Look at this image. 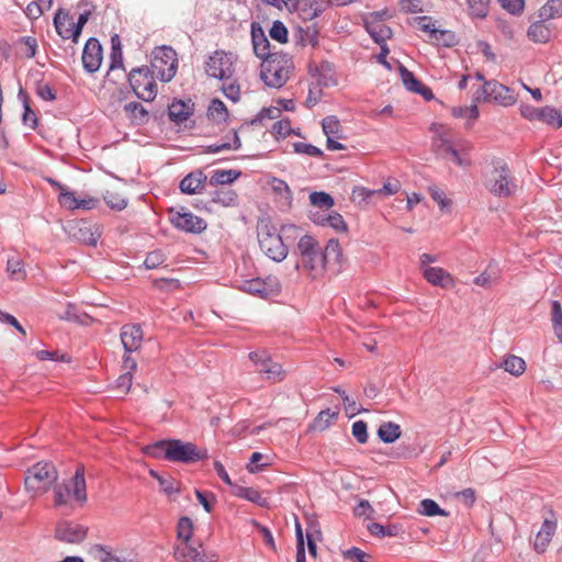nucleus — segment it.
I'll return each instance as SVG.
<instances>
[{"instance_id":"f257e3e1","label":"nucleus","mask_w":562,"mask_h":562,"mask_svg":"<svg viewBox=\"0 0 562 562\" xmlns=\"http://www.w3.org/2000/svg\"><path fill=\"white\" fill-rule=\"evenodd\" d=\"M238 56L232 52L216 49L204 61L205 74L222 81L221 91L233 102H238L241 89L236 77Z\"/></svg>"},{"instance_id":"f03ea898","label":"nucleus","mask_w":562,"mask_h":562,"mask_svg":"<svg viewBox=\"0 0 562 562\" xmlns=\"http://www.w3.org/2000/svg\"><path fill=\"white\" fill-rule=\"evenodd\" d=\"M144 453L155 459L184 464L195 463L207 457L206 450L199 449L193 442L180 439L158 440L146 446Z\"/></svg>"},{"instance_id":"7ed1b4c3","label":"nucleus","mask_w":562,"mask_h":562,"mask_svg":"<svg viewBox=\"0 0 562 562\" xmlns=\"http://www.w3.org/2000/svg\"><path fill=\"white\" fill-rule=\"evenodd\" d=\"M87 483L85 467L77 465L74 476L54 486V505L57 507L69 506L76 502L79 506L87 503Z\"/></svg>"},{"instance_id":"20e7f679","label":"nucleus","mask_w":562,"mask_h":562,"mask_svg":"<svg viewBox=\"0 0 562 562\" xmlns=\"http://www.w3.org/2000/svg\"><path fill=\"white\" fill-rule=\"evenodd\" d=\"M294 69L292 57L282 52H274L262 60L260 77L271 88H281L290 79Z\"/></svg>"},{"instance_id":"39448f33","label":"nucleus","mask_w":562,"mask_h":562,"mask_svg":"<svg viewBox=\"0 0 562 562\" xmlns=\"http://www.w3.org/2000/svg\"><path fill=\"white\" fill-rule=\"evenodd\" d=\"M58 480V471L52 462L41 461L25 472L24 485L33 497L47 493Z\"/></svg>"},{"instance_id":"423d86ee","label":"nucleus","mask_w":562,"mask_h":562,"mask_svg":"<svg viewBox=\"0 0 562 562\" xmlns=\"http://www.w3.org/2000/svg\"><path fill=\"white\" fill-rule=\"evenodd\" d=\"M257 237L260 250L272 261H283L288 254V247L284 244L277 228L269 223H261L257 228Z\"/></svg>"},{"instance_id":"0eeeda50","label":"nucleus","mask_w":562,"mask_h":562,"mask_svg":"<svg viewBox=\"0 0 562 562\" xmlns=\"http://www.w3.org/2000/svg\"><path fill=\"white\" fill-rule=\"evenodd\" d=\"M150 66L153 72L164 82L173 79L178 70V56L176 50L167 45L155 47L151 53Z\"/></svg>"},{"instance_id":"6e6552de","label":"nucleus","mask_w":562,"mask_h":562,"mask_svg":"<svg viewBox=\"0 0 562 562\" xmlns=\"http://www.w3.org/2000/svg\"><path fill=\"white\" fill-rule=\"evenodd\" d=\"M297 252L302 267L310 271H318L324 267L323 250L318 241L311 235H303L297 241Z\"/></svg>"},{"instance_id":"1a4fd4ad","label":"nucleus","mask_w":562,"mask_h":562,"mask_svg":"<svg viewBox=\"0 0 562 562\" xmlns=\"http://www.w3.org/2000/svg\"><path fill=\"white\" fill-rule=\"evenodd\" d=\"M128 82L137 95L143 101H153L157 95V85L154 72L148 67L135 68L130 72Z\"/></svg>"},{"instance_id":"9d476101","label":"nucleus","mask_w":562,"mask_h":562,"mask_svg":"<svg viewBox=\"0 0 562 562\" xmlns=\"http://www.w3.org/2000/svg\"><path fill=\"white\" fill-rule=\"evenodd\" d=\"M248 357L256 371L265 376L267 381L278 383L286 378V372L282 366L273 361L266 350L251 351Z\"/></svg>"},{"instance_id":"9b49d317","label":"nucleus","mask_w":562,"mask_h":562,"mask_svg":"<svg viewBox=\"0 0 562 562\" xmlns=\"http://www.w3.org/2000/svg\"><path fill=\"white\" fill-rule=\"evenodd\" d=\"M89 554L99 562H142L139 553L134 549H114L100 543L91 546Z\"/></svg>"},{"instance_id":"f8f14e48","label":"nucleus","mask_w":562,"mask_h":562,"mask_svg":"<svg viewBox=\"0 0 562 562\" xmlns=\"http://www.w3.org/2000/svg\"><path fill=\"white\" fill-rule=\"evenodd\" d=\"M173 555L177 562H218L217 552L206 550L201 541L175 544Z\"/></svg>"},{"instance_id":"ddd939ff","label":"nucleus","mask_w":562,"mask_h":562,"mask_svg":"<svg viewBox=\"0 0 562 562\" xmlns=\"http://www.w3.org/2000/svg\"><path fill=\"white\" fill-rule=\"evenodd\" d=\"M169 220L175 228L190 234H200L207 226L202 217L194 215L184 207H181L179 211L169 210Z\"/></svg>"},{"instance_id":"4468645a","label":"nucleus","mask_w":562,"mask_h":562,"mask_svg":"<svg viewBox=\"0 0 562 562\" xmlns=\"http://www.w3.org/2000/svg\"><path fill=\"white\" fill-rule=\"evenodd\" d=\"M518 190V183L503 160L494 164V195L508 198Z\"/></svg>"},{"instance_id":"2eb2a0df","label":"nucleus","mask_w":562,"mask_h":562,"mask_svg":"<svg viewBox=\"0 0 562 562\" xmlns=\"http://www.w3.org/2000/svg\"><path fill=\"white\" fill-rule=\"evenodd\" d=\"M193 112L194 103L190 99L187 101L173 100L168 106V116L170 121L179 127L183 126L184 128H191L193 126Z\"/></svg>"},{"instance_id":"dca6fc26","label":"nucleus","mask_w":562,"mask_h":562,"mask_svg":"<svg viewBox=\"0 0 562 562\" xmlns=\"http://www.w3.org/2000/svg\"><path fill=\"white\" fill-rule=\"evenodd\" d=\"M88 533V528L75 521H59L55 529V537L59 541L67 543H80Z\"/></svg>"},{"instance_id":"f3484780","label":"nucleus","mask_w":562,"mask_h":562,"mask_svg":"<svg viewBox=\"0 0 562 562\" xmlns=\"http://www.w3.org/2000/svg\"><path fill=\"white\" fill-rule=\"evenodd\" d=\"M415 26L416 29L428 33V38L431 43L449 46L453 40L452 33L437 29L430 16L424 15L415 18Z\"/></svg>"},{"instance_id":"a211bd4d","label":"nucleus","mask_w":562,"mask_h":562,"mask_svg":"<svg viewBox=\"0 0 562 562\" xmlns=\"http://www.w3.org/2000/svg\"><path fill=\"white\" fill-rule=\"evenodd\" d=\"M558 527V519L553 512H549L533 539V549L538 553H543L551 542Z\"/></svg>"},{"instance_id":"6ab92c4d","label":"nucleus","mask_w":562,"mask_h":562,"mask_svg":"<svg viewBox=\"0 0 562 562\" xmlns=\"http://www.w3.org/2000/svg\"><path fill=\"white\" fill-rule=\"evenodd\" d=\"M294 7H289L290 12H297L302 20L312 21L319 16L327 8L326 0H293Z\"/></svg>"},{"instance_id":"aec40b11","label":"nucleus","mask_w":562,"mask_h":562,"mask_svg":"<svg viewBox=\"0 0 562 562\" xmlns=\"http://www.w3.org/2000/svg\"><path fill=\"white\" fill-rule=\"evenodd\" d=\"M82 65L88 72H95L102 63V46L97 38H89L82 52Z\"/></svg>"},{"instance_id":"412c9836","label":"nucleus","mask_w":562,"mask_h":562,"mask_svg":"<svg viewBox=\"0 0 562 562\" xmlns=\"http://www.w3.org/2000/svg\"><path fill=\"white\" fill-rule=\"evenodd\" d=\"M366 30L378 44L384 43L392 36V30L383 22L382 13H371L364 21Z\"/></svg>"},{"instance_id":"4be33fe9","label":"nucleus","mask_w":562,"mask_h":562,"mask_svg":"<svg viewBox=\"0 0 562 562\" xmlns=\"http://www.w3.org/2000/svg\"><path fill=\"white\" fill-rule=\"evenodd\" d=\"M121 342L125 353L137 351L143 342V330L139 325L126 324L121 328Z\"/></svg>"},{"instance_id":"5701e85b","label":"nucleus","mask_w":562,"mask_h":562,"mask_svg":"<svg viewBox=\"0 0 562 562\" xmlns=\"http://www.w3.org/2000/svg\"><path fill=\"white\" fill-rule=\"evenodd\" d=\"M54 25L58 35L64 40H72L75 43L78 41L76 33L74 18L65 11L59 10L54 18Z\"/></svg>"},{"instance_id":"b1692460","label":"nucleus","mask_w":562,"mask_h":562,"mask_svg":"<svg viewBox=\"0 0 562 562\" xmlns=\"http://www.w3.org/2000/svg\"><path fill=\"white\" fill-rule=\"evenodd\" d=\"M241 290L250 293L256 294L261 297H267L276 292L279 291V284L278 282H273L269 280H262L260 278L246 280L244 281L241 285Z\"/></svg>"},{"instance_id":"393cba45","label":"nucleus","mask_w":562,"mask_h":562,"mask_svg":"<svg viewBox=\"0 0 562 562\" xmlns=\"http://www.w3.org/2000/svg\"><path fill=\"white\" fill-rule=\"evenodd\" d=\"M207 176L200 169L188 173L179 184V189L186 194H198L205 187Z\"/></svg>"},{"instance_id":"a878e982","label":"nucleus","mask_w":562,"mask_h":562,"mask_svg":"<svg viewBox=\"0 0 562 562\" xmlns=\"http://www.w3.org/2000/svg\"><path fill=\"white\" fill-rule=\"evenodd\" d=\"M400 71L402 81L407 90L420 94L426 101H430L435 98L431 89L420 82L412 71L403 66L400 68Z\"/></svg>"},{"instance_id":"bb28decb","label":"nucleus","mask_w":562,"mask_h":562,"mask_svg":"<svg viewBox=\"0 0 562 562\" xmlns=\"http://www.w3.org/2000/svg\"><path fill=\"white\" fill-rule=\"evenodd\" d=\"M456 143H440L436 153L449 162L458 166H467L470 160L468 155L454 146Z\"/></svg>"},{"instance_id":"cd10ccee","label":"nucleus","mask_w":562,"mask_h":562,"mask_svg":"<svg viewBox=\"0 0 562 562\" xmlns=\"http://www.w3.org/2000/svg\"><path fill=\"white\" fill-rule=\"evenodd\" d=\"M423 274L425 279L434 284V285H440L442 288H448L452 284V278L451 276L446 272L442 268L439 267H425Z\"/></svg>"},{"instance_id":"c85d7f7f","label":"nucleus","mask_w":562,"mask_h":562,"mask_svg":"<svg viewBox=\"0 0 562 562\" xmlns=\"http://www.w3.org/2000/svg\"><path fill=\"white\" fill-rule=\"evenodd\" d=\"M241 176L239 170L235 169H215L211 172L209 182L213 187L231 184Z\"/></svg>"},{"instance_id":"c756f323","label":"nucleus","mask_w":562,"mask_h":562,"mask_svg":"<svg viewBox=\"0 0 562 562\" xmlns=\"http://www.w3.org/2000/svg\"><path fill=\"white\" fill-rule=\"evenodd\" d=\"M251 38L255 55L262 60H267L268 57L273 54L270 52L269 40L265 36L261 30L256 32L254 29L251 31Z\"/></svg>"},{"instance_id":"7c9ffc66","label":"nucleus","mask_w":562,"mask_h":562,"mask_svg":"<svg viewBox=\"0 0 562 562\" xmlns=\"http://www.w3.org/2000/svg\"><path fill=\"white\" fill-rule=\"evenodd\" d=\"M200 540L193 539V522L189 517H181L177 526V543L176 544H192Z\"/></svg>"},{"instance_id":"2f4dec72","label":"nucleus","mask_w":562,"mask_h":562,"mask_svg":"<svg viewBox=\"0 0 562 562\" xmlns=\"http://www.w3.org/2000/svg\"><path fill=\"white\" fill-rule=\"evenodd\" d=\"M212 202L228 207L237 204L238 195L229 188H218L211 192Z\"/></svg>"},{"instance_id":"473e14b6","label":"nucleus","mask_w":562,"mask_h":562,"mask_svg":"<svg viewBox=\"0 0 562 562\" xmlns=\"http://www.w3.org/2000/svg\"><path fill=\"white\" fill-rule=\"evenodd\" d=\"M402 435L398 424L393 422L383 423L378 429V436L384 443H393Z\"/></svg>"},{"instance_id":"72a5a7b5","label":"nucleus","mask_w":562,"mask_h":562,"mask_svg":"<svg viewBox=\"0 0 562 562\" xmlns=\"http://www.w3.org/2000/svg\"><path fill=\"white\" fill-rule=\"evenodd\" d=\"M228 115H229L228 110L222 100H220L217 98L211 100L209 108H207L209 119H211L212 121H214L216 123H223V122H226V120L228 119Z\"/></svg>"},{"instance_id":"f704fd0d","label":"nucleus","mask_w":562,"mask_h":562,"mask_svg":"<svg viewBox=\"0 0 562 562\" xmlns=\"http://www.w3.org/2000/svg\"><path fill=\"white\" fill-rule=\"evenodd\" d=\"M317 83L324 87L336 86L337 79L335 77L334 67L328 61H323L316 68Z\"/></svg>"},{"instance_id":"c9c22d12","label":"nucleus","mask_w":562,"mask_h":562,"mask_svg":"<svg viewBox=\"0 0 562 562\" xmlns=\"http://www.w3.org/2000/svg\"><path fill=\"white\" fill-rule=\"evenodd\" d=\"M527 34L536 43H547L551 37V30L544 22L539 21L529 26Z\"/></svg>"},{"instance_id":"e433bc0d","label":"nucleus","mask_w":562,"mask_h":562,"mask_svg":"<svg viewBox=\"0 0 562 562\" xmlns=\"http://www.w3.org/2000/svg\"><path fill=\"white\" fill-rule=\"evenodd\" d=\"M323 131L327 140H338L344 137L342 126L335 116H327L322 122Z\"/></svg>"},{"instance_id":"4c0bfd02","label":"nucleus","mask_w":562,"mask_h":562,"mask_svg":"<svg viewBox=\"0 0 562 562\" xmlns=\"http://www.w3.org/2000/svg\"><path fill=\"white\" fill-rule=\"evenodd\" d=\"M516 100V94L512 89L502 83H494V102L503 106H509L513 105Z\"/></svg>"},{"instance_id":"58836bf2","label":"nucleus","mask_w":562,"mask_h":562,"mask_svg":"<svg viewBox=\"0 0 562 562\" xmlns=\"http://www.w3.org/2000/svg\"><path fill=\"white\" fill-rule=\"evenodd\" d=\"M501 367L508 373L519 376L526 370V362L522 358L510 355L502 362Z\"/></svg>"},{"instance_id":"ea45409f","label":"nucleus","mask_w":562,"mask_h":562,"mask_svg":"<svg viewBox=\"0 0 562 562\" xmlns=\"http://www.w3.org/2000/svg\"><path fill=\"white\" fill-rule=\"evenodd\" d=\"M272 134L277 139L286 138L292 135L297 137H304L303 135H301L299 130L296 131L292 128L291 122L289 120H281L279 122H276L272 126Z\"/></svg>"},{"instance_id":"a19ab883","label":"nucleus","mask_w":562,"mask_h":562,"mask_svg":"<svg viewBox=\"0 0 562 562\" xmlns=\"http://www.w3.org/2000/svg\"><path fill=\"white\" fill-rule=\"evenodd\" d=\"M103 200L112 210L122 211L127 206V199L115 190H106Z\"/></svg>"},{"instance_id":"79ce46f5","label":"nucleus","mask_w":562,"mask_h":562,"mask_svg":"<svg viewBox=\"0 0 562 562\" xmlns=\"http://www.w3.org/2000/svg\"><path fill=\"white\" fill-rule=\"evenodd\" d=\"M541 122L559 128L562 126V112L552 106L541 109Z\"/></svg>"},{"instance_id":"37998d69","label":"nucleus","mask_w":562,"mask_h":562,"mask_svg":"<svg viewBox=\"0 0 562 562\" xmlns=\"http://www.w3.org/2000/svg\"><path fill=\"white\" fill-rule=\"evenodd\" d=\"M551 322L557 338L562 342V305L555 300L551 302Z\"/></svg>"},{"instance_id":"c03bdc74","label":"nucleus","mask_w":562,"mask_h":562,"mask_svg":"<svg viewBox=\"0 0 562 562\" xmlns=\"http://www.w3.org/2000/svg\"><path fill=\"white\" fill-rule=\"evenodd\" d=\"M7 272L11 279L20 281L26 277L24 263L19 257H11L7 261Z\"/></svg>"},{"instance_id":"a18cd8bd","label":"nucleus","mask_w":562,"mask_h":562,"mask_svg":"<svg viewBox=\"0 0 562 562\" xmlns=\"http://www.w3.org/2000/svg\"><path fill=\"white\" fill-rule=\"evenodd\" d=\"M562 15V0H549L540 9V18L550 20Z\"/></svg>"},{"instance_id":"49530a36","label":"nucleus","mask_w":562,"mask_h":562,"mask_svg":"<svg viewBox=\"0 0 562 562\" xmlns=\"http://www.w3.org/2000/svg\"><path fill=\"white\" fill-rule=\"evenodd\" d=\"M451 114L457 119H462L468 122H473L479 116V110L476 104H471L470 106H454L451 109Z\"/></svg>"},{"instance_id":"de8ad7c7","label":"nucleus","mask_w":562,"mask_h":562,"mask_svg":"<svg viewBox=\"0 0 562 562\" xmlns=\"http://www.w3.org/2000/svg\"><path fill=\"white\" fill-rule=\"evenodd\" d=\"M310 202L312 205L329 210L334 206L335 201L333 196L323 191H315L310 194Z\"/></svg>"},{"instance_id":"09e8293b","label":"nucleus","mask_w":562,"mask_h":562,"mask_svg":"<svg viewBox=\"0 0 562 562\" xmlns=\"http://www.w3.org/2000/svg\"><path fill=\"white\" fill-rule=\"evenodd\" d=\"M337 416L338 413L331 412L329 408L319 412L314 420V428L321 431L327 429Z\"/></svg>"},{"instance_id":"8fccbe9b","label":"nucleus","mask_w":562,"mask_h":562,"mask_svg":"<svg viewBox=\"0 0 562 562\" xmlns=\"http://www.w3.org/2000/svg\"><path fill=\"white\" fill-rule=\"evenodd\" d=\"M324 262L326 260H334L339 262L342 257L341 246L338 239L331 238L328 240L325 251H323Z\"/></svg>"},{"instance_id":"3c124183","label":"nucleus","mask_w":562,"mask_h":562,"mask_svg":"<svg viewBox=\"0 0 562 562\" xmlns=\"http://www.w3.org/2000/svg\"><path fill=\"white\" fill-rule=\"evenodd\" d=\"M324 221L325 227H330L337 233H345L348 231L347 223L345 222L344 217L337 212H331L327 214L326 220Z\"/></svg>"},{"instance_id":"603ef678","label":"nucleus","mask_w":562,"mask_h":562,"mask_svg":"<svg viewBox=\"0 0 562 562\" xmlns=\"http://www.w3.org/2000/svg\"><path fill=\"white\" fill-rule=\"evenodd\" d=\"M497 2L513 16H520L525 11V0H497Z\"/></svg>"},{"instance_id":"864d4df0","label":"nucleus","mask_w":562,"mask_h":562,"mask_svg":"<svg viewBox=\"0 0 562 562\" xmlns=\"http://www.w3.org/2000/svg\"><path fill=\"white\" fill-rule=\"evenodd\" d=\"M475 82H473L472 87H476V91L473 94V101H486L488 98L487 86L488 82L484 81L483 76L480 72L475 75Z\"/></svg>"},{"instance_id":"5fc2aeb1","label":"nucleus","mask_w":562,"mask_h":562,"mask_svg":"<svg viewBox=\"0 0 562 562\" xmlns=\"http://www.w3.org/2000/svg\"><path fill=\"white\" fill-rule=\"evenodd\" d=\"M418 510L422 515L429 516V517L436 516V515H441V516L447 515V513L443 509H441L435 501L429 499V498L423 499L419 503Z\"/></svg>"},{"instance_id":"6e6d98bb","label":"nucleus","mask_w":562,"mask_h":562,"mask_svg":"<svg viewBox=\"0 0 562 562\" xmlns=\"http://www.w3.org/2000/svg\"><path fill=\"white\" fill-rule=\"evenodd\" d=\"M428 191L432 200L438 204L441 211H447L451 206V200L447 198L446 193L437 186H431Z\"/></svg>"},{"instance_id":"4d7b16f0","label":"nucleus","mask_w":562,"mask_h":562,"mask_svg":"<svg viewBox=\"0 0 562 562\" xmlns=\"http://www.w3.org/2000/svg\"><path fill=\"white\" fill-rule=\"evenodd\" d=\"M469 10L472 15L483 18L488 12L490 0H468Z\"/></svg>"},{"instance_id":"13d9d810","label":"nucleus","mask_w":562,"mask_h":562,"mask_svg":"<svg viewBox=\"0 0 562 562\" xmlns=\"http://www.w3.org/2000/svg\"><path fill=\"white\" fill-rule=\"evenodd\" d=\"M238 496L259 506H265L267 504L266 498H263L261 494L252 487L241 488Z\"/></svg>"},{"instance_id":"bf43d9fd","label":"nucleus","mask_w":562,"mask_h":562,"mask_svg":"<svg viewBox=\"0 0 562 562\" xmlns=\"http://www.w3.org/2000/svg\"><path fill=\"white\" fill-rule=\"evenodd\" d=\"M158 483L164 493L169 496L177 494L180 491V482L171 476L158 477Z\"/></svg>"},{"instance_id":"052dcab7","label":"nucleus","mask_w":562,"mask_h":562,"mask_svg":"<svg viewBox=\"0 0 562 562\" xmlns=\"http://www.w3.org/2000/svg\"><path fill=\"white\" fill-rule=\"evenodd\" d=\"M269 34L272 40L283 44L288 41V29L284 26V24L280 21H274Z\"/></svg>"},{"instance_id":"680f3d73","label":"nucleus","mask_w":562,"mask_h":562,"mask_svg":"<svg viewBox=\"0 0 562 562\" xmlns=\"http://www.w3.org/2000/svg\"><path fill=\"white\" fill-rule=\"evenodd\" d=\"M165 260L166 256L161 250H154L146 256L144 266L146 267V269L149 270L156 269L159 266H161L165 262Z\"/></svg>"},{"instance_id":"e2e57ef3","label":"nucleus","mask_w":562,"mask_h":562,"mask_svg":"<svg viewBox=\"0 0 562 562\" xmlns=\"http://www.w3.org/2000/svg\"><path fill=\"white\" fill-rule=\"evenodd\" d=\"M351 432L359 443H366L368 441V426L366 422H355L352 424Z\"/></svg>"},{"instance_id":"0e129e2a","label":"nucleus","mask_w":562,"mask_h":562,"mask_svg":"<svg viewBox=\"0 0 562 562\" xmlns=\"http://www.w3.org/2000/svg\"><path fill=\"white\" fill-rule=\"evenodd\" d=\"M241 143H220L218 145L212 144L204 148L203 153L217 154L222 151L238 150Z\"/></svg>"},{"instance_id":"69168bd1","label":"nucleus","mask_w":562,"mask_h":562,"mask_svg":"<svg viewBox=\"0 0 562 562\" xmlns=\"http://www.w3.org/2000/svg\"><path fill=\"white\" fill-rule=\"evenodd\" d=\"M376 194V190H370L364 187H357L352 190V200L360 203H369L372 195Z\"/></svg>"},{"instance_id":"338daca9","label":"nucleus","mask_w":562,"mask_h":562,"mask_svg":"<svg viewBox=\"0 0 562 562\" xmlns=\"http://www.w3.org/2000/svg\"><path fill=\"white\" fill-rule=\"evenodd\" d=\"M293 146L294 151L297 154H305L313 157H318L322 155V150L311 143H293Z\"/></svg>"},{"instance_id":"774afa93","label":"nucleus","mask_w":562,"mask_h":562,"mask_svg":"<svg viewBox=\"0 0 562 562\" xmlns=\"http://www.w3.org/2000/svg\"><path fill=\"white\" fill-rule=\"evenodd\" d=\"M58 202L67 210H76L77 198L72 191L67 189L61 191L58 196Z\"/></svg>"}]
</instances>
